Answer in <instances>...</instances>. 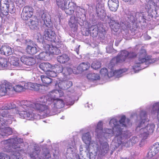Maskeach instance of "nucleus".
<instances>
[{"instance_id":"49530a36","label":"nucleus","mask_w":159,"mask_h":159,"mask_svg":"<svg viewBox=\"0 0 159 159\" xmlns=\"http://www.w3.org/2000/svg\"><path fill=\"white\" fill-rule=\"evenodd\" d=\"M0 66L2 67H7L9 66V62L7 59L4 58H0Z\"/></svg>"},{"instance_id":"f3484780","label":"nucleus","mask_w":159,"mask_h":159,"mask_svg":"<svg viewBox=\"0 0 159 159\" xmlns=\"http://www.w3.org/2000/svg\"><path fill=\"white\" fill-rule=\"evenodd\" d=\"M34 11L31 7L26 6L24 7L21 14V17L24 20H27L32 16Z\"/></svg>"},{"instance_id":"cd10ccee","label":"nucleus","mask_w":159,"mask_h":159,"mask_svg":"<svg viewBox=\"0 0 159 159\" xmlns=\"http://www.w3.org/2000/svg\"><path fill=\"white\" fill-rule=\"evenodd\" d=\"M82 139L83 142L89 146H91L92 143H97L96 142L91 140V136L89 132L84 134L82 136Z\"/></svg>"},{"instance_id":"423d86ee","label":"nucleus","mask_w":159,"mask_h":159,"mask_svg":"<svg viewBox=\"0 0 159 159\" xmlns=\"http://www.w3.org/2000/svg\"><path fill=\"white\" fill-rule=\"evenodd\" d=\"M139 117L140 121L136 130L140 134V137L144 140L147 138L150 134L153 132L155 125L153 124H151L145 126L147 122L149 121L145 111H142Z\"/></svg>"},{"instance_id":"5fc2aeb1","label":"nucleus","mask_w":159,"mask_h":159,"mask_svg":"<svg viewBox=\"0 0 159 159\" xmlns=\"http://www.w3.org/2000/svg\"><path fill=\"white\" fill-rule=\"evenodd\" d=\"M128 138H126L124 140H123L122 142V146H125L126 147H129L130 146H132V144H131L130 141L129 140L128 141H126V139Z\"/></svg>"},{"instance_id":"bb28decb","label":"nucleus","mask_w":159,"mask_h":159,"mask_svg":"<svg viewBox=\"0 0 159 159\" xmlns=\"http://www.w3.org/2000/svg\"><path fill=\"white\" fill-rule=\"evenodd\" d=\"M43 12V11H41L40 16L41 15V18L43 23V24L45 25L47 27H50L52 26L51 20L48 17V15Z\"/></svg>"},{"instance_id":"c03bdc74","label":"nucleus","mask_w":159,"mask_h":159,"mask_svg":"<svg viewBox=\"0 0 159 159\" xmlns=\"http://www.w3.org/2000/svg\"><path fill=\"white\" fill-rule=\"evenodd\" d=\"M40 78L43 83L45 85L50 84L52 82V79L46 76L42 75L40 76Z\"/></svg>"},{"instance_id":"4c0bfd02","label":"nucleus","mask_w":159,"mask_h":159,"mask_svg":"<svg viewBox=\"0 0 159 159\" xmlns=\"http://www.w3.org/2000/svg\"><path fill=\"white\" fill-rule=\"evenodd\" d=\"M52 66L48 62H43L39 65V67L41 69L46 73L48 70L52 69Z\"/></svg>"},{"instance_id":"774afa93","label":"nucleus","mask_w":159,"mask_h":159,"mask_svg":"<svg viewBox=\"0 0 159 159\" xmlns=\"http://www.w3.org/2000/svg\"><path fill=\"white\" fill-rule=\"evenodd\" d=\"M20 152V156H18V157H17V159H22V157L20 155V153H21L20 152Z\"/></svg>"},{"instance_id":"052dcab7","label":"nucleus","mask_w":159,"mask_h":159,"mask_svg":"<svg viewBox=\"0 0 159 159\" xmlns=\"http://www.w3.org/2000/svg\"><path fill=\"white\" fill-rule=\"evenodd\" d=\"M21 37L23 38L22 39L21 38L17 39L16 41L17 42H20L21 43H24L26 41V40L23 37V35H21Z\"/></svg>"},{"instance_id":"3c124183","label":"nucleus","mask_w":159,"mask_h":159,"mask_svg":"<svg viewBox=\"0 0 159 159\" xmlns=\"http://www.w3.org/2000/svg\"><path fill=\"white\" fill-rule=\"evenodd\" d=\"M98 25L97 26H93L90 28L89 30L90 31H92L91 33L94 34V35L96 36L98 34Z\"/></svg>"},{"instance_id":"9b49d317","label":"nucleus","mask_w":159,"mask_h":159,"mask_svg":"<svg viewBox=\"0 0 159 159\" xmlns=\"http://www.w3.org/2000/svg\"><path fill=\"white\" fill-rule=\"evenodd\" d=\"M14 5L11 2H9L7 0L0 1V10L2 14L7 15L8 12L12 13L14 11Z\"/></svg>"},{"instance_id":"c85d7f7f","label":"nucleus","mask_w":159,"mask_h":159,"mask_svg":"<svg viewBox=\"0 0 159 159\" xmlns=\"http://www.w3.org/2000/svg\"><path fill=\"white\" fill-rule=\"evenodd\" d=\"M108 5L109 9L111 11H116L119 6L118 0H108Z\"/></svg>"},{"instance_id":"f257e3e1","label":"nucleus","mask_w":159,"mask_h":159,"mask_svg":"<svg viewBox=\"0 0 159 159\" xmlns=\"http://www.w3.org/2000/svg\"><path fill=\"white\" fill-rule=\"evenodd\" d=\"M46 100V98H40L34 102L27 101H22L18 111L20 117L29 120L35 118V115L33 112L34 110L38 111L45 116L50 112L49 110L45 107L43 103Z\"/></svg>"},{"instance_id":"e2e57ef3","label":"nucleus","mask_w":159,"mask_h":159,"mask_svg":"<svg viewBox=\"0 0 159 159\" xmlns=\"http://www.w3.org/2000/svg\"><path fill=\"white\" fill-rule=\"evenodd\" d=\"M125 2H129L131 4H133L136 2V0H122Z\"/></svg>"},{"instance_id":"bf43d9fd","label":"nucleus","mask_w":159,"mask_h":159,"mask_svg":"<svg viewBox=\"0 0 159 159\" xmlns=\"http://www.w3.org/2000/svg\"><path fill=\"white\" fill-rule=\"evenodd\" d=\"M66 101L67 102V105H72L74 103V100L70 98L67 99L66 98Z\"/></svg>"},{"instance_id":"e433bc0d","label":"nucleus","mask_w":159,"mask_h":159,"mask_svg":"<svg viewBox=\"0 0 159 159\" xmlns=\"http://www.w3.org/2000/svg\"><path fill=\"white\" fill-rule=\"evenodd\" d=\"M70 59L68 56L66 54H63L57 56V60L58 62L61 63H65L67 62Z\"/></svg>"},{"instance_id":"4d7b16f0","label":"nucleus","mask_w":159,"mask_h":159,"mask_svg":"<svg viewBox=\"0 0 159 159\" xmlns=\"http://www.w3.org/2000/svg\"><path fill=\"white\" fill-rule=\"evenodd\" d=\"M129 141H130L132 145H133V144L137 143L139 141V139L137 137H133L130 139V140H129Z\"/></svg>"},{"instance_id":"412c9836","label":"nucleus","mask_w":159,"mask_h":159,"mask_svg":"<svg viewBox=\"0 0 159 159\" xmlns=\"http://www.w3.org/2000/svg\"><path fill=\"white\" fill-rule=\"evenodd\" d=\"M100 148L98 146V151L99 154L102 155H104L107 153L109 149V145L106 142H101L100 140Z\"/></svg>"},{"instance_id":"338daca9","label":"nucleus","mask_w":159,"mask_h":159,"mask_svg":"<svg viewBox=\"0 0 159 159\" xmlns=\"http://www.w3.org/2000/svg\"><path fill=\"white\" fill-rule=\"evenodd\" d=\"M80 46V45H79L78 48H77L76 50H75V51H76V53L77 54H79V47Z\"/></svg>"},{"instance_id":"69168bd1","label":"nucleus","mask_w":159,"mask_h":159,"mask_svg":"<svg viewBox=\"0 0 159 159\" xmlns=\"http://www.w3.org/2000/svg\"><path fill=\"white\" fill-rule=\"evenodd\" d=\"M79 150L80 152H81L83 151V147L82 145H80V147Z\"/></svg>"},{"instance_id":"72a5a7b5","label":"nucleus","mask_w":159,"mask_h":159,"mask_svg":"<svg viewBox=\"0 0 159 159\" xmlns=\"http://www.w3.org/2000/svg\"><path fill=\"white\" fill-rule=\"evenodd\" d=\"M150 110L152 114L155 115L157 113V118L159 121V102L154 103Z\"/></svg>"},{"instance_id":"6e6552de","label":"nucleus","mask_w":159,"mask_h":159,"mask_svg":"<svg viewBox=\"0 0 159 159\" xmlns=\"http://www.w3.org/2000/svg\"><path fill=\"white\" fill-rule=\"evenodd\" d=\"M136 56V54L134 52H129L125 50L122 51L116 58L111 60L110 63L109 67L111 68L114 66L115 64L127 61L129 59L133 58Z\"/></svg>"},{"instance_id":"8fccbe9b","label":"nucleus","mask_w":159,"mask_h":159,"mask_svg":"<svg viewBox=\"0 0 159 159\" xmlns=\"http://www.w3.org/2000/svg\"><path fill=\"white\" fill-rule=\"evenodd\" d=\"M25 0H16L15 3L17 6L21 8L25 4Z\"/></svg>"},{"instance_id":"f03ea898","label":"nucleus","mask_w":159,"mask_h":159,"mask_svg":"<svg viewBox=\"0 0 159 159\" xmlns=\"http://www.w3.org/2000/svg\"><path fill=\"white\" fill-rule=\"evenodd\" d=\"M110 126L112 129H104L103 131L102 123V121H99L95 129L96 135L99 138L101 137L103 133L104 136L106 138L109 137L112 135L114 134L116 135L115 132L118 131L119 130H123L124 128L130 127L131 123L128 118H126L125 116H121L119 121L116 119H112L109 122Z\"/></svg>"},{"instance_id":"2f4dec72","label":"nucleus","mask_w":159,"mask_h":159,"mask_svg":"<svg viewBox=\"0 0 159 159\" xmlns=\"http://www.w3.org/2000/svg\"><path fill=\"white\" fill-rule=\"evenodd\" d=\"M9 64H10V66L11 68L17 67L16 70H21V67L19 64L18 62L19 59L16 57H11L8 59Z\"/></svg>"},{"instance_id":"b1692460","label":"nucleus","mask_w":159,"mask_h":159,"mask_svg":"<svg viewBox=\"0 0 159 159\" xmlns=\"http://www.w3.org/2000/svg\"><path fill=\"white\" fill-rule=\"evenodd\" d=\"M96 8L98 17L102 20H104L106 15L104 6L102 4H98L97 5Z\"/></svg>"},{"instance_id":"a18cd8bd","label":"nucleus","mask_w":159,"mask_h":159,"mask_svg":"<svg viewBox=\"0 0 159 159\" xmlns=\"http://www.w3.org/2000/svg\"><path fill=\"white\" fill-rule=\"evenodd\" d=\"M87 77L88 79L93 80H98L100 78L98 74L94 73H90L88 74Z\"/></svg>"},{"instance_id":"6e6d98bb","label":"nucleus","mask_w":159,"mask_h":159,"mask_svg":"<svg viewBox=\"0 0 159 159\" xmlns=\"http://www.w3.org/2000/svg\"><path fill=\"white\" fill-rule=\"evenodd\" d=\"M64 68H65V70H64L63 73V74H66V75L67 74L70 75L72 72V69L70 67H64Z\"/></svg>"},{"instance_id":"4468645a","label":"nucleus","mask_w":159,"mask_h":159,"mask_svg":"<svg viewBox=\"0 0 159 159\" xmlns=\"http://www.w3.org/2000/svg\"><path fill=\"white\" fill-rule=\"evenodd\" d=\"M146 9L151 16H157L159 15V10L157 9L156 3L153 0H149L146 4Z\"/></svg>"},{"instance_id":"58836bf2","label":"nucleus","mask_w":159,"mask_h":159,"mask_svg":"<svg viewBox=\"0 0 159 159\" xmlns=\"http://www.w3.org/2000/svg\"><path fill=\"white\" fill-rule=\"evenodd\" d=\"M8 89H10V91H15L16 92H19L23 90L24 89V88L20 85H17L14 87H12L11 85L9 84V85H8Z\"/></svg>"},{"instance_id":"473e14b6","label":"nucleus","mask_w":159,"mask_h":159,"mask_svg":"<svg viewBox=\"0 0 159 159\" xmlns=\"http://www.w3.org/2000/svg\"><path fill=\"white\" fill-rule=\"evenodd\" d=\"M36 46V45L34 44L28 45L26 49L27 53L31 55L36 53L38 51Z\"/></svg>"},{"instance_id":"a19ab883","label":"nucleus","mask_w":159,"mask_h":159,"mask_svg":"<svg viewBox=\"0 0 159 159\" xmlns=\"http://www.w3.org/2000/svg\"><path fill=\"white\" fill-rule=\"evenodd\" d=\"M98 31L99 35L102 39H105L106 35V30L103 28V25L102 24H99L98 25Z\"/></svg>"},{"instance_id":"0eeeda50","label":"nucleus","mask_w":159,"mask_h":159,"mask_svg":"<svg viewBox=\"0 0 159 159\" xmlns=\"http://www.w3.org/2000/svg\"><path fill=\"white\" fill-rule=\"evenodd\" d=\"M147 56L146 52L145 49H141L138 54L137 56L138 59L136 60L133 69L135 73H137L140 70L139 68L142 64L145 63L146 64L148 63L151 64L154 62L156 61L155 59H147L146 58Z\"/></svg>"},{"instance_id":"de8ad7c7","label":"nucleus","mask_w":159,"mask_h":159,"mask_svg":"<svg viewBox=\"0 0 159 159\" xmlns=\"http://www.w3.org/2000/svg\"><path fill=\"white\" fill-rule=\"evenodd\" d=\"M101 63L100 62L97 60H94L91 64V67L95 70L100 68Z\"/></svg>"},{"instance_id":"9d476101","label":"nucleus","mask_w":159,"mask_h":159,"mask_svg":"<svg viewBox=\"0 0 159 159\" xmlns=\"http://www.w3.org/2000/svg\"><path fill=\"white\" fill-rule=\"evenodd\" d=\"M75 14L74 16H71L69 21V25H75L77 23L80 24L83 23L84 20L82 19V15L85 16V9L77 6L75 9Z\"/></svg>"},{"instance_id":"13d9d810","label":"nucleus","mask_w":159,"mask_h":159,"mask_svg":"<svg viewBox=\"0 0 159 159\" xmlns=\"http://www.w3.org/2000/svg\"><path fill=\"white\" fill-rule=\"evenodd\" d=\"M106 51L107 53H111L113 52L114 49L112 48L111 45L108 46L106 47Z\"/></svg>"},{"instance_id":"a878e982","label":"nucleus","mask_w":159,"mask_h":159,"mask_svg":"<svg viewBox=\"0 0 159 159\" xmlns=\"http://www.w3.org/2000/svg\"><path fill=\"white\" fill-rule=\"evenodd\" d=\"M159 152V143H154L148 153V157H152L155 156Z\"/></svg>"},{"instance_id":"7c9ffc66","label":"nucleus","mask_w":159,"mask_h":159,"mask_svg":"<svg viewBox=\"0 0 159 159\" xmlns=\"http://www.w3.org/2000/svg\"><path fill=\"white\" fill-rule=\"evenodd\" d=\"M72 85V82L68 80L60 81L57 84L59 88L63 90H66L68 89Z\"/></svg>"},{"instance_id":"1a4fd4ad","label":"nucleus","mask_w":159,"mask_h":159,"mask_svg":"<svg viewBox=\"0 0 159 159\" xmlns=\"http://www.w3.org/2000/svg\"><path fill=\"white\" fill-rule=\"evenodd\" d=\"M115 133L116 136L111 143V145L115 147L114 148H117L121 144L122 145L123 140L129 137L130 135L129 132L123 130H119V132L116 131Z\"/></svg>"},{"instance_id":"2eb2a0df","label":"nucleus","mask_w":159,"mask_h":159,"mask_svg":"<svg viewBox=\"0 0 159 159\" xmlns=\"http://www.w3.org/2000/svg\"><path fill=\"white\" fill-rule=\"evenodd\" d=\"M40 150L39 148L35 149L34 152L30 155L32 159H49L50 157L48 150L45 149L42 156L39 155Z\"/></svg>"},{"instance_id":"09e8293b","label":"nucleus","mask_w":159,"mask_h":159,"mask_svg":"<svg viewBox=\"0 0 159 159\" xmlns=\"http://www.w3.org/2000/svg\"><path fill=\"white\" fill-rule=\"evenodd\" d=\"M56 3L58 7L62 10L65 8L66 2L64 0H56Z\"/></svg>"},{"instance_id":"5701e85b","label":"nucleus","mask_w":159,"mask_h":159,"mask_svg":"<svg viewBox=\"0 0 159 159\" xmlns=\"http://www.w3.org/2000/svg\"><path fill=\"white\" fill-rule=\"evenodd\" d=\"M77 7V6L75 3L72 2H70L67 6L66 5L65 8L62 10H64L67 14L70 15L74 13Z\"/></svg>"},{"instance_id":"aec40b11","label":"nucleus","mask_w":159,"mask_h":159,"mask_svg":"<svg viewBox=\"0 0 159 159\" xmlns=\"http://www.w3.org/2000/svg\"><path fill=\"white\" fill-rule=\"evenodd\" d=\"M72 144H70L67 148L66 153L68 154H72L75 157V159H80L79 155L77 153V148L74 142H72Z\"/></svg>"},{"instance_id":"0e129e2a","label":"nucleus","mask_w":159,"mask_h":159,"mask_svg":"<svg viewBox=\"0 0 159 159\" xmlns=\"http://www.w3.org/2000/svg\"><path fill=\"white\" fill-rule=\"evenodd\" d=\"M38 38H37L38 40H39L40 41V39H41V36L40 34H38Z\"/></svg>"},{"instance_id":"c756f323","label":"nucleus","mask_w":159,"mask_h":159,"mask_svg":"<svg viewBox=\"0 0 159 159\" xmlns=\"http://www.w3.org/2000/svg\"><path fill=\"white\" fill-rule=\"evenodd\" d=\"M21 62L24 64L28 66H32L35 62V59L33 57H27L25 56L22 57L20 58Z\"/></svg>"},{"instance_id":"a211bd4d","label":"nucleus","mask_w":159,"mask_h":159,"mask_svg":"<svg viewBox=\"0 0 159 159\" xmlns=\"http://www.w3.org/2000/svg\"><path fill=\"white\" fill-rule=\"evenodd\" d=\"M43 47L45 50L48 51L49 55H58L61 53L60 50L58 47L50 45L48 43H43Z\"/></svg>"},{"instance_id":"ddd939ff","label":"nucleus","mask_w":159,"mask_h":159,"mask_svg":"<svg viewBox=\"0 0 159 159\" xmlns=\"http://www.w3.org/2000/svg\"><path fill=\"white\" fill-rule=\"evenodd\" d=\"M56 35L55 32L50 28L46 29L44 32V35L43 37L44 43H47V41L59 42V39H57Z\"/></svg>"},{"instance_id":"39448f33","label":"nucleus","mask_w":159,"mask_h":159,"mask_svg":"<svg viewBox=\"0 0 159 159\" xmlns=\"http://www.w3.org/2000/svg\"><path fill=\"white\" fill-rule=\"evenodd\" d=\"M63 95V92L61 90H52L48 95L42 96L41 98H46V101L43 102L45 107L48 109L50 112L45 116L51 114L57 111V108H60L63 107L64 103L63 101L60 99L55 98L58 97H61Z\"/></svg>"},{"instance_id":"f704fd0d","label":"nucleus","mask_w":159,"mask_h":159,"mask_svg":"<svg viewBox=\"0 0 159 159\" xmlns=\"http://www.w3.org/2000/svg\"><path fill=\"white\" fill-rule=\"evenodd\" d=\"M1 50L3 52L4 54L6 56L10 55L13 53L11 48L7 45L2 46Z\"/></svg>"},{"instance_id":"6ab92c4d","label":"nucleus","mask_w":159,"mask_h":159,"mask_svg":"<svg viewBox=\"0 0 159 159\" xmlns=\"http://www.w3.org/2000/svg\"><path fill=\"white\" fill-rule=\"evenodd\" d=\"M98 145L97 143H92L91 146H89L90 149L89 152V157L90 159H95L98 150Z\"/></svg>"},{"instance_id":"f8f14e48","label":"nucleus","mask_w":159,"mask_h":159,"mask_svg":"<svg viewBox=\"0 0 159 159\" xmlns=\"http://www.w3.org/2000/svg\"><path fill=\"white\" fill-rule=\"evenodd\" d=\"M110 63L108 65V68L110 69L111 71L109 72H108V70L106 68L102 69L100 71V74L104 76L107 75L108 77L110 78L114 76L116 77H120L123 75L122 74L125 72V70L120 69L118 70H115L112 68L109 67Z\"/></svg>"},{"instance_id":"20e7f679","label":"nucleus","mask_w":159,"mask_h":159,"mask_svg":"<svg viewBox=\"0 0 159 159\" xmlns=\"http://www.w3.org/2000/svg\"><path fill=\"white\" fill-rule=\"evenodd\" d=\"M23 139L18 138H14L4 140L1 143L3 145L7 152H13L11 157L2 152H0V159H16L22 152L20 144L22 143Z\"/></svg>"},{"instance_id":"393cba45","label":"nucleus","mask_w":159,"mask_h":159,"mask_svg":"<svg viewBox=\"0 0 159 159\" xmlns=\"http://www.w3.org/2000/svg\"><path fill=\"white\" fill-rule=\"evenodd\" d=\"M41 21L40 23H41ZM40 22L36 18L30 19L28 22L30 28L32 30H37L39 28Z\"/></svg>"},{"instance_id":"680f3d73","label":"nucleus","mask_w":159,"mask_h":159,"mask_svg":"<svg viewBox=\"0 0 159 159\" xmlns=\"http://www.w3.org/2000/svg\"><path fill=\"white\" fill-rule=\"evenodd\" d=\"M125 2H129L131 4H133L136 2V0H122Z\"/></svg>"},{"instance_id":"603ef678","label":"nucleus","mask_w":159,"mask_h":159,"mask_svg":"<svg viewBox=\"0 0 159 159\" xmlns=\"http://www.w3.org/2000/svg\"><path fill=\"white\" fill-rule=\"evenodd\" d=\"M46 73L47 76L52 77H55L57 75V73L54 70H49Z\"/></svg>"},{"instance_id":"ea45409f","label":"nucleus","mask_w":159,"mask_h":159,"mask_svg":"<svg viewBox=\"0 0 159 159\" xmlns=\"http://www.w3.org/2000/svg\"><path fill=\"white\" fill-rule=\"evenodd\" d=\"M90 66V63L88 62H82L78 66L77 69L80 71H84L89 68Z\"/></svg>"},{"instance_id":"37998d69","label":"nucleus","mask_w":159,"mask_h":159,"mask_svg":"<svg viewBox=\"0 0 159 159\" xmlns=\"http://www.w3.org/2000/svg\"><path fill=\"white\" fill-rule=\"evenodd\" d=\"M52 70H54L57 73H60L62 72H63L64 70H65V69L61 65H55L52 66Z\"/></svg>"},{"instance_id":"864d4df0","label":"nucleus","mask_w":159,"mask_h":159,"mask_svg":"<svg viewBox=\"0 0 159 159\" xmlns=\"http://www.w3.org/2000/svg\"><path fill=\"white\" fill-rule=\"evenodd\" d=\"M24 86V89H31L34 88V84L32 83H27L25 84Z\"/></svg>"},{"instance_id":"4be33fe9","label":"nucleus","mask_w":159,"mask_h":159,"mask_svg":"<svg viewBox=\"0 0 159 159\" xmlns=\"http://www.w3.org/2000/svg\"><path fill=\"white\" fill-rule=\"evenodd\" d=\"M128 18L129 20L132 23H134L136 21H141V20L143 19V17L141 13L138 12L136 13H131Z\"/></svg>"},{"instance_id":"dca6fc26","label":"nucleus","mask_w":159,"mask_h":159,"mask_svg":"<svg viewBox=\"0 0 159 159\" xmlns=\"http://www.w3.org/2000/svg\"><path fill=\"white\" fill-rule=\"evenodd\" d=\"M108 23L112 30L114 32H117L119 29L120 25L119 22L115 18L116 15L111 14L107 16Z\"/></svg>"},{"instance_id":"7ed1b4c3","label":"nucleus","mask_w":159,"mask_h":159,"mask_svg":"<svg viewBox=\"0 0 159 159\" xmlns=\"http://www.w3.org/2000/svg\"><path fill=\"white\" fill-rule=\"evenodd\" d=\"M16 105L13 103L6 104L0 108V135L2 137L7 136L12 133V129L10 127L2 128L4 125L12 123V119L14 118L13 113L11 112V109H14Z\"/></svg>"},{"instance_id":"c9c22d12","label":"nucleus","mask_w":159,"mask_h":159,"mask_svg":"<svg viewBox=\"0 0 159 159\" xmlns=\"http://www.w3.org/2000/svg\"><path fill=\"white\" fill-rule=\"evenodd\" d=\"M9 84H2L0 86V96H3L5 95L7 93H10V89H8Z\"/></svg>"},{"instance_id":"79ce46f5","label":"nucleus","mask_w":159,"mask_h":159,"mask_svg":"<svg viewBox=\"0 0 159 159\" xmlns=\"http://www.w3.org/2000/svg\"><path fill=\"white\" fill-rule=\"evenodd\" d=\"M48 51L46 50V52H43L40 53L37 56V58L41 60H47L48 59L49 54L48 52Z\"/></svg>"}]
</instances>
